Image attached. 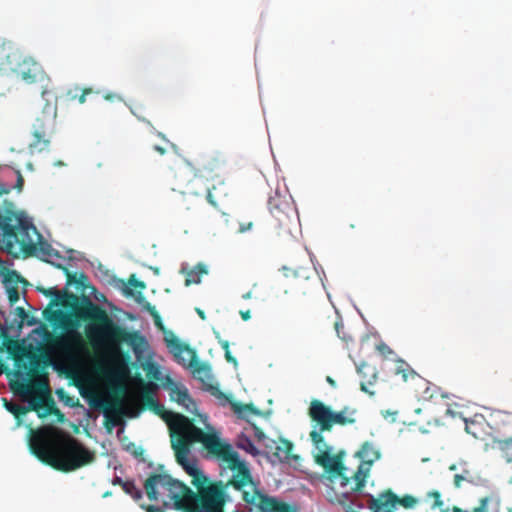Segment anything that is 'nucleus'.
<instances>
[{"mask_svg":"<svg viewBox=\"0 0 512 512\" xmlns=\"http://www.w3.org/2000/svg\"><path fill=\"white\" fill-rule=\"evenodd\" d=\"M219 167V163L217 161L211 160L207 164H203L201 168L198 169L199 172H204L206 170L210 172H214Z\"/></svg>","mask_w":512,"mask_h":512,"instance_id":"obj_42","label":"nucleus"},{"mask_svg":"<svg viewBox=\"0 0 512 512\" xmlns=\"http://www.w3.org/2000/svg\"><path fill=\"white\" fill-rule=\"evenodd\" d=\"M225 358L228 362H233L234 364H236V359L233 356V354H225Z\"/></svg>","mask_w":512,"mask_h":512,"instance_id":"obj_57","label":"nucleus"},{"mask_svg":"<svg viewBox=\"0 0 512 512\" xmlns=\"http://www.w3.org/2000/svg\"><path fill=\"white\" fill-rule=\"evenodd\" d=\"M191 357L186 364V359L184 354H173L175 361L183 366H186L192 373L193 377L199 381H201L205 385V390L210 392L211 395L216 397L218 400L222 401L223 404L225 402H230V398L224 392L220 390L218 385H213L206 383L207 379H210V366L202 362L198 359V354H190Z\"/></svg>","mask_w":512,"mask_h":512,"instance_id":"obj_14","label":"nucleus"},{"mask_svg":"<svg viewBox=\"0 0 512 512\" xmlns=\"http://www.w3.org/2000/svg\"><path fill=\"white\" fill-rule=\"evenodd\" d=\"M326 381H327V383H328L331 387L336 388V386H337L336 381H335L332 377L327 376V377H326Z\"/></svg>","mask_w":512,"mask_h":512,"instance_id":"obj_55","label":"nucleus"},{"mask_svg":"<svg viewBox=\"0 0 512 512\" xmlns=\"http://www.w3.org/2000/svg\"><path fill=\"white\" fill-rule=\"evenodd\" d=\"M242 298H243V299H246V300H247V299L252 298V292H251V291H249V292H247V293L243 294V295H242Z\"/></svg>","mask_w":512,"mask_h":512,"instance_id":"obj_60","label":"nucleus"},{"mask_svg":"<svg viewBox=\"0 0 512 512\" xmlns=\"http://www.w3.org/2000/svg\"><path fill=\"white\" fill-rule=\"evenodd\" d=\"M59 269L63 270L67 277V285L72 286L74 285L76 291L85 293L88 288H90V285L88 283V277L84 273H71L69 269L65 266H62L60 264L56 265Z\"/></svg>","mask_w":512,"mask_h":512,"instance_id":"obj_23","label":"nucleus"},{"mask_svg":"<svg viewBox=\"0 0 512 512\" xmlns=\"http://www.w3.org/2000/svg\"><path fill=\"white\" fill-rule=\"evenodd\" d=\"M455 469H456L455 465H450V471L455 470Z\"/></svg>","mask_w":512,"mask_h":512,"instance_id":"obj_63","label":"nucleus"},{"mask_svg":"<svg viewBox=\"0 0 512 512\" xmlns=\"http://www.w3.org/2000/svg\"><path fill=\"white\" fill-rule=\"evenodd\" d=\"M463 481H467V477L464 474H456V475H454L453 482H454V486L456 488H460L461 487V483Z\"/></svg>","mask_w":512,"mask_h":512,"instance_id":"obj_49","label":"nucleus"},{"mask_svg":"<svg viewBox=\"0 0 512 512\" xmlns=\"http://www.w3.org/2000/svg\"><path fill=\"white\" fill-rule=\"evenodd\" d=\"M11 66L12 67L8 68V70L15 72L26 83H43L50 80L38 62L34 61L32 58L22 57L19 52L17 60H14Z\"/></svg>","mask_w":512,"mask_h":512,"instance_id":"obj_16","label":"nucleus"},{"mask_svg":"<svg viewBox=\"0 0 512 512\" xmlns=\"http://www.w3.org/2000/svg\"><path fill=\"white\" fill-rule=\"evenodd\" d=\"M93 93V89L92 88H84L81 90V93L78 94L77 93V98L76 100L80 103V104H84L86 102V96L87 95H90Z\"/></svg>","mask_w":512,"mask_h":512,"instance_id":"obj_44","label":"nucleus"},{"mask_svg":"<svg viewBox=\"0 0 512 512\" xmlns=\"http://www.w3.org/2000/svg\"><path fill=\"white\" fill-rule=\"evenodd\" d=\"M157 386L152 382L140 380V388L137 401L128 404L129 410L135 411L137 416L145 409L160 416L169 426L171 446L175 453L176 461L183 469L196 463L189 459L190 446L194 443H201L204 449L211 454L224 455L222 450L229 443L223 441L218 433L210 425H206L207 431L194 425L188 417L167 411L165 407L154 398Z\"/></svg>","mask_w":512,"mask_h":512,"instance_id":"obj_4","label":"nucleus"},{"mask_svg":"<svg viewBox=\"0 0 512 512\" xmlns=\"http://www.w3.org/2000/svg\"><path fill=\"white\" fill-rule=\"evenodd\" d=\"M32 452L62 472L75 471L95 460V454L79 440L56 429L37 431L30 440Z\"/></svg>","mask_w":512,"mask_h":512,"instance_id":"obj_6","label":"nucleus"},{"mask_svg":"<svg viewBox=\"0 0 512 512\" xmlns=\"http://www.w3.org/2000/svg\"><path fill=\"white\" fill-rule=\"evenodd\" d=\"M22 398L29 402L28 408L25 406L19 405L17 403H14L12 401H8L6 398H2L3 406L5 407V409L7 411H9L10 413H12L14 415V417L18 420H20V418L22 416H24L29 410H33L31 408V404H30V401H31V399H33V396L22 397Z\"/></svg>","mask_w":512,"mask_h":512,"instance_id":"obj_29","label":"nucleus"},{"mask_svg":"<svg viewBox=\"0 0 512 512\" xmlns=\"http://www.w3.org/2000/svg\"><path fill=\"white\" fill-rule=\"evenodd\" d=\"M125 293H126V295H132L133 294L132 290H130V289L125 290Z\"/></svg>","mask_w":512,"mask_h":512,"instance_id":"obj_62","label":"nucleus"},{"mask_svg":"<svg viewBox=\"0 0 512 512\" xmlns=\"http://www.w3.org/2000/svg\"><path fill=\"white\" fill-rule=\"evenodd\" d=\"M145 355L148 356V359L142 364V368L145 371L146 377L149 380H156V381L161 380L160 366L156 362L151 360V356L153 354H135L137 360H139V361L142 358H144Z\"/></svg>","mask_w":512,"mask_h":512,"instance_id":"obj_27","label":"nucleus"},{"mask_svg":"<svg viewBox=\"0 0 512 512\" xmlns=\"http://www.w3.org/2000/svg\"><path fill=\"white\" fill-rule=\"evenodd\" d=\"M368 475V469H364L362 465L358 467V470L353 474L352 478L355 481L354 491H360L365 486L366 478Z\"/></svg>","mask_w":512,"mask_h":512,"instance_id":"obj_36","label":"nucleus"},{"mask_svg":"<svg viewBox=\"0 0 512 512\" xmlns=\"http://www.w3.org/2000/svg\"><path fill=\"white\" fill-rule=\"evenodd\" d=\"M416 502L417 500L411 495H405L399 498L391 490H388L382 493L378 499L372 500L371 508H373L375 512H393L397 504L405 508H412Z\"/></svg>","mask_w":512,"mask_h":512,"instance_id":"obj_17","label":"nucleus"},{"mask_svg":"<svg viewBox=\"0 0 512 512\" xmlns=\"http://www.w3.org/2000/svg\"><path fill=\"white\" fill-rule=\"evenodd\" d=\"M16 313H17V316L21 319V322L22 323H26L28 326H32L35 324V320L33 318H29V315L28 313L25 311L24 308L22 307H17L16 308Z\"/></svg>","mask_w":512,"mask_h":512,"instance_id":"obj_39","label":"nucleus"},{"mask_svg":"<svg viewBox=\"0 0 512 512\" xmlns=\"http://www.w3.org/2000/svg\"><path fill=\"white\" fill-rule=\"evenodd\" d=\"M268 208L272 216L270 227L277 234H291L299 222L296 207L291 199L278 191L268 200Z\"/></svg>","mask_w":512,"mask_h":512,"instance_id":"obj_9","label":"nucleus"},{"mask_svg":"<svg viewBox=\"0 0 512 512\" xmlns=\"http://www.w3.org/2000/svg\"><path fill=\"white\" fill-rule=\"evenodd\" d=\"M144 490L150 501L161 503L162 506L141 504L146 512H165L173 508L182 512H190L198 503V491L193 492L183 482L172 478L167 473H152L144 482Z\"/></svg>","mask_w":512,"mask_h":512,"instance_id":"obj_7","label":"nucleus"},{"mask_svg":"<svg viewBox=\"0 0 512 512\" xmlns=\"http://www.w3.org/2000/svg\"><path fill=\"white\" fill-rule=\"evenodd\" d=\"M129 285L133 288H139L140 290L145 288V284L142 281H139L135 278V276H131L128 281Z\"/></svg>","mask_w":512,"mask_h":512,"instance_id":"obj_46","label":"nucleus"},{"mask_svg":"<svg viewBox=\"0 0 512 512\" xmlns=\"http://www.w3.org/2000/svg\"><path fill=\"white\" fill-rule=\"evenodd\" d=\"M0 352H49L44 348L37 350H25L20 347L19 343L13 340L5 327L0 328Z\"/></svg>","mask_w":512,"mask_h":512,"instance_id":"obj_21","label":"nucleus"},{"mask_svg":"<svg viewBox=\"0 0 512 512\" xmlns=\"http://www.w3.org/2000/svg\"><path fill=\"white\" fill-rule=\"evenodd\" d=\"M493 447L498 449L508 463L512 462V437L505 439H494Z\"/></svg>","mask_w":512,"mask_h":512,"instance_id":"obj_31","label":"nucleus"},{"mask_svg":"<svg viewBox=\"0 0 512 512\" xmlns=\"http://www.w3.org/2000/svg\"><path fill=\"white\" fill-rule=\"evenodd\" d=\"M200 179H193L189 182L187 190L183 192V195H195V196H201L204 193H200L194 190V187L197 186L198 183H200Z\"/></svg>","mask_w":512,"mask_h":512,"instance_id":"obj_40","label":"nucleus"},{"mask_svg":"<svg viewBox=\"0 0 512 512\" xmlns=\"http://www.w3.org/2000/svg\"><path fill=\"white\" fill-rule=\"evenodd\" d=\"M137 302L141 304L144 310L149 312V314L153 317L155 326L162 331L163 340L166 344L169 352H196L194 349L190 347L189 344L181 341L173 331L168 330L163 322L159 312L156 310L155 306H153L150 302H148L139 292V296L136 298Z\"/></svg>","mask_w":512,"mask_h":512,"instance_id":"obj_15","label":"nucleus"},{"mask_svg":"<svg viewBox=\"0 0 512 512\" xmlns=\"http://www.w3.org/2000/svg\"><path fill=\"white\" fill-rule=\"evenodd\" d=\"M239 314H240L242 320H244V321H248V320L251 319V312H250V310H241L239 312Z\"/></svg>","mask_w":512,"mask_h":512,"instance_id":"obj_52","label":"nucleus"},{"mask_svg":"<svg viewBox=\"0 0 512 512\" xmlns=\"http://www.w3.org/2000/svg\"><path fill=\"white\" fill-rule=\"evenodd\" d=\"M357 456L363 461L371 464L378 458V452L374 449L371 443L365 442L357 452Z\"/></svg>","mask_w":512,"mask_h":512,"instance_id":"obj_33","label":"nucleus"},{"mask_svg":"<svg viewBox=\"0 0 512 512\" xmlns=\"http://www.w3.org/2000/svg\"><path fill=\"white\" fill-rule=\"evenodd\" d=\"M356 368L362 378L360 382L361 390L369 395H374L375 392L370 390L369 387L373 386L378 379V372L375 365L368 361H359L356 363Z\"/></svg>","mask_w":512,"mask_h":512,"instance_id":"obj_19","label":"nucleus"},{"mask_svg":"<svg viewBox=\"0 0 512 512\" xmlns=\"http://www.w3.org/2000/svg\"><path fill=\"white\" fill-rule=\"evenodd\" d=\"M248 450L250 451V453H252L254 455L258 453L257 449L255 448V446L251 442H249V449Z\"/></svg>","mask_w":512,"mask_h":512,"instance_id":"obj_58","label":"nucleus"},{"mask_svg":"<svg viewBox=\"0 0 512 512\" xmlns=\"http://www.w3.org/2000/svg\"><path fill=\"white\" fill-rule=\"evenodd\" d=\"M56 117V106L46 103L41 114L32 124V140L28 146L32 154L43 152L49 148L50 135L55 128Z\"/></svg>","mask_w":512,"mask_h":512,"instance_id":"obj_11","label":"nucleus"},{"mask_svg":"<svg viewBox=\"0 0 512 512\" xmlns=\"http://www.w3.org/2000/svg\"><path fill=\"white\" fill-rule=\"evenodd\" d=\"M10 192V188L0 183V195L8 194Z\"/></svg>","mask_w":512,"mask_h":512,"instance_id":"obj_54","label":"nucleus"},{"mask_svg":"<svg viewBox=\"0 0 512 512\" xmlns=\"http://www.w3.org/2000/svg\"><path fill=\"white\" fill-rule=\"evenodd\" d=\"M16 174H17V180H16V184H15L14 188L18 192H21L23 189V186H24V178L19 170L16 171Z\"/></svg>","mask_w":512,"mask_h":512,"instance_id":"obj_47","label":"nucleus"},{"mask_svg":"<svg viewBox=\"0 0 512 512\" xmlns=\"http://www.w3.org/2000/svg\"><path fill=\"white\" fill-rule=\"evenodd\" d=\"M43 293L52 298L43 311L44 319L65 333L56 340L58 350L43 345L23 349L44 348L51 352H147L149 349L140 331L118 324L89 297L56 288L43 290Z\"/></svg>","mask_w":512,"mask_h":512,"instance_id":"obj_1","label":"nucleus"},{"mask_svg":"<svg viewBox=\"0 0 512 512\" xmlns=\"http://www.w3.org/2000/svg\"><path fill=\"white\" fill-rule=\"evenodd\" d=\"M394 373L396 375H400L403 381L405 382L409 380H414L416 377H419L416 370L412 368L409 363H407L401 358H397L395 360Z\"/></svg>","mask_w":512,"mask_h":512,"instance_id":"obj_28","label":"nucleus"},{"mask_svg":"<svg viewBox=\"0 0 512 512\" xmlns=\"http://www.w3.org/2000/svg\"><path fill=\"white\" fill-rule=\"evenodd\" d=\"M18 51L10 44L0 39V70H8L11 68L12 62L17 60Z\"/></svg>","mask_w":512,"mask_h":512,"instance_id":"obj_25","label":"nucleus"},{"mask_svg":"<svg viewBox=\"0 0 512 512\" xmlns=\"http://www.w3.org/2000/svg\"><path fill=\"white\" fill-rule=\"evenodd\" d=\"M320 278L316 269L310 264L297 268L283 267L280 288L285 294L305 296L319 288Z\"/></svg>","mask_w":512,"mask_h":512,"instance_id":"obj_8","label":"nucleus"},{"mask_svg":"<svg viewBox=\"0 0 512 512\" xmlns=\"http://www.w3.org/2000/svg\"><path fill=\"white\" fill-rule=\"evenodd\" d=\"M79 88L69 89L66 93L68 100L74 101L77 98Z\"/></svg>","mask_w":512,"mask_h":512,"instance_id":"obj_51","label":"nucleus"},{"mask_svg":"<svg viewBox=\"0 0 512 512\" xmlns=\"http://www.w3.org/2000/svg\"><path fill=\"white\" fill-rule=\"evenodd\" d=\"M7 293L11 304H14L19 300V291L17 287H8Z\"/></svg>","mask_w":512,"mask_h":512,"instance_id":"obj_41","label":"nucleus"},{"mask_svg":"<svg viewBox=\"0 0 512 512\" xmlns=\"http://www.w3.org/2000/svg\"><path fill=\"white\" fill-rule=\"evenodd\" d=\"M361 350L369 352H392L377 333L366 334L362 338Z\"/></svg>","mask_w":512,"mask_h":512,"instance_id":"obj_24","label":"nucleus"},{"mask_svg":"<svg viewBox=\"0 0 512 512\" xmlns=\"http://www.w3.org/2000/svg\"><path fill=\"white\" fill-rule=\"evenodd\" d=\"M334 327L338 337L345 343V348L349 349V343H352L354 341L353 335L345 329V326L341 319L335 321Z\"/></svg>","mask_w":512,"mask_h":512,"instance_id":"obj_34","label":"nucleus"},{"mask_svg":"<svg viewBox=\"0 0 512 512\" xmlns=\"http://www.w3.org/2000/svg\"><path fill=\"white\" fill-rule=\"evenodd\" d=\"M84 356L131 359L130 354H6L5 360L0 358V376L6 375L15 395L33 396L31 408L40 418L54 412L63 416L50 396L47 368L52 367L59 376L78 381L85 373Z\"/></svg>","mask_w":512,"mask_h":512,"instance_id":"obj_2","label":"nucleus"},{"mask_svg":"<svg viewBox=\"0 0 512 512\" xmlns=\"http://www.w3.org/2000/svg\"><path fill=\"white\" fill-rule=\"evenodd\" d=\"M46 93H47V90H46V89H44V90L42 91V95L44 96Z\"/></svg>","mask_w":512,"mask_h":512,"instance_id":"obj_64","label":"nucleus"},{"mask_svg":"<svg viewBox=\"0 0 512 512\" xmlns=\"http://www.w3.org/2000/svg\"><path fill=\"white\" fill-rule=\"evenodd\" d=\"M221 347L222 349H224L226 352H229L228 349H229V342L228 341H222L221 342Z\"/></svg>","mask_w":512,"mask_h":512,"instance_id":"obj_59","label":"nucleus"},{"mask_svg":"<svg viewBox=\"0 0 512 512\" xmlns=\"http://www.w3.org/2000/svg\"><path fill=\"white\" fill-rule=\"evenodd\" d=\"M123 482H124V481H123L121 478L116 477V478H115V481L113 482V484H119V485H121V486H122V483H123Z\"/></svg>","mask_w":512,"mask_h":512,"instance_id":"obj_61","label":"nucleus"},{"mask_svg":"<svg viewBox=\"0 0 512 512\" xmlns=\"http://www.w3.org/2000/svg\"><path fill=\"white\" fill-rule=\"evenodd\" d=\"M501 499L495 494L491 493L479 500V505L472 511L463 510L457 506L452 508V512H500Z\"/></svg>","mask_w":512,"mask_h":512,"instance_id":"obj_20","label":"nucleus"},{"mask_svg":"<svg viewBox=\"0 0 512 512\" xmlns=\"http://www.w3.org/2000/svg\"><path fill=\"white\" fill-rule=\"evenodd\" d=\"M222 450L224 455L211 456L225 463L234 472L227 482L216 481L205 485L208 478L196 463L185 467L186 473L192 477V484L198 489V503L190 512H224L225 503L229 501V487L241 492L247 512H298L295 506L271 497L258 488L246 462L240 460L231 444Z\"/></svg>","mask_w":512,"mask_h":512,"instance_id":"obj_3","label":"nucleus"},{"mask_svg":"<svg viewBox=\"0 0 512 512\" xmlns=\"http://www.w3.org/2000/svg\"><path fill=\"white\" fill-rule=\"evenodd\" d=\"M0 231L2 242L9 254H23L25 257L38 253L39 257L51 262L52 258H61L60 253L46 241L32 221L22 211H17L12 202L0 207Z\"/></svg>","mask_w":512,"mask_h":512,"instance_id":"obj_5","label":"nucleus"},{"mask_svg":"<svg viewBox=\"0 0 512 512\" xmlns=\"http://www.w3.org/2000/svg\"><path fill=\"white\" fill-rule=\"evenodd\" d=\"M292 450V442L281 438L278 444L275 446V452L273 454L279 461H288L291 458Z\"/></svg>","mask_w":512,"mask_h":512,"instance_id":"obj_30","label":"nucleus"},{"mask_svg":"<svg viewBox=\"0 0 512 512\" xmlns=\"http://www.w3.org/2000/svg\"><path fill=\"white\" fill-rule=\"evenodd\" d=\"M127 450L136 458L142 457L144 453L143 448L136 446L135 444L127 446Z\"/></svg>","mask_w":512,"mask_h":512,"instance_id":"obj_43","label":"nucleus"},{"mask_svg":"<svg viewBox=\"0 0 512 512\" xmlns=\"http://www.w3.org/2000/svg\"><path fill=\"white\" fill-rule=\"evenodd\" d=\"M254 436L258 441H263L266 438L263 430L257 425H253Z\"/></svg>","mask_w":512,"mask_h":512,"instance_id":"obj_48","label":"nucleus"},{"mask_svg":"<svg viewBox=\"0 0 512 512\" xmlns=\"http://www.w3.org/2000/svg\"><path fill=\"white\" fill-rule=\"evenodd\" d=\"M180 273L185 276V286L199 284L201 278L208 274V268L204 263H198L194 267H181Z\"/></svg>","mask_w":512,"mask_h":512,"instance_id":"obj_22","label":"nucleus"},{"mask_svg":"<svg viewBox=\"0 0 512 512\" xmlns=\"http://www.w3.org/2000/svg\"><path fill=\"white\" fill-rule=\"evenodd\" d=\"M334 327L338 337L345 343V348L349 349V343H352L354 341L353 335L345 329V326L341 319L335 321Z\"/></svg>","mask_w":512,"mask_h":512,"instance_id":"obj_35","label":"nucleus"},{"mask_svg":"<svg viewBox=\"0 0 512 512\" xmlns=\"http://www.w3.org/2000/svg\"><path fill=\"white\" fill-rule=\"evenodd\" d=\"M355 408L345 406L340 411H333L322 401L314 399L310 402L308 415L310 419L321 427L322 431H330L334 425H352L356 422Z\"/></svg>","mask_w":512,"mask_h":512,"instance_id":"obj_10","label":"nucleus"},{"mask_svg":"<svg viewBox=\"0 0 512 512\" xmlns=\"http://www.w3.org/2000/svg\"><path fill=\"white\" fill-rule=\"evenodd\" d=\"M450 418L453 421H462L468 434H471L476 439L481 438L484 432V419L482 416H480V419H477V417L471 419L465 411H457L450 404Z\"/></svg>","mask_w":512,"mask_h":512,"instance_id":"obj_18","label":"nucleus"},{"mask_svg":"<svg viewBox=\"0 0 512 512\" xmlns=\"http://www.w3.org/2000/svg\"><path fill=\"white\" fill-rule=\"evenodd\" d=\"M153 149H154L156 152H158L160 155H164V154L166 153V149H165V148H163V147H161V146H159V145H155V146L153 147Z\"/></svg>","mask_w":512,"mask_h":512,"instance_id":"obj_53","label":"nucleus"},{"mask_svg":"<svg viewBox=\"0 0 512 512\" xmlns=\"http://www.w3.org/2000/svg\"><path fill=\"white\" fill-rule=\"evenodd\" d=\"M89 404L92 408L103 411L105 426L109 430L119 425L123 416L137 417V413L129 410L128 406L124 404V400L118 396H93L90 398Z\"/></svg>","mask_w":512,"mask_h":512,"instance_id":"obj_12","label":"nucleus"},{"mask_svg":"<svg viewBox=\"0 0 512 512\" xmlns=\"http://www.w3.org/2000/svg\"><path fill=\"white\" fill-rule=\"evenodd\" d=\"M252 227H253V222H251V221L240 222L239 223V232H241V233L247 232V231L251 230Z\"/></svg>","mask_w":512,"mask_h":512,"instance_id":"obj_50","label":"nucleus"},{"mask_svg":"<svg viewBox=\"0 0 512 512\" xmlns=\"http://www.w3.org/2000/svg\"><path fill=\"white\" fill-rule=\"evenodd\" d=\"M170 398L178 404L186 407V409H189L190 405H194V401L190 397L187 388L184 386L173 384L170 388Z\"/></svg>","mask_w":512,"mask_h":512,"instance_id":"obj_26","label":"nucleus"},{"mask_svg":"<svg viewBox=\"0 0 512 512\" xmlns=\"http://www.w3.org/2000/svg\"><path fill=\"white\" fill-rule=\"evenodd\" d=\"M428 497L433 499V502L430 505L432 509L438 508L442 512H445V510L443 509L444 503L441 500V495L438 491L429 492Z\"/></svg>","mask_w":512,"mask_h":512,"instance_id":"obj_38","label":"nucleus"},{"mask_svg":"<svg viewBox=\"0 0 512 512\" xmlns=\"http://www.w3.org/2000/svg\"><path fill=\"white\" fill-rule=\"evenodd\" d=\"M318 428V430L313 429L309 434L310 440L318 451L315 455V461L332 474L341 477L342 485H346L349 481V477L346 474L348 469L337 457L331 455V448L325 442L324 436L322 435L324 431L321 430V427Z\"/></svg>","mask_w":512,"mask_h":512,"instance_id":"obj_13","label":"nucleus"},{"mask_svg":"<svg viewBox=\"0 0 512 512\" xmlns=\"http://www.w3.org/2000/svg\"><path fill=\"white\" fill-rule=\"evenodd\" d=\"M122 489L125 493L129 494L135 501H140L143 498L141 489L136 487L133 481H125L122 483Z\"/></svg>","mask_w":512,"mask_h":512,"instance_id":"obj_37","label":"nucleus"},{"mask_svg":"<svg viewBox=\"0 0 512 512\" xmlns=\"http://www.w3.org/2000/svg\"><path fill=\"white\" fill-rule=\"evenodd\" d=\"M204 192L206 193V199L207 201L214 207L218 208V203L214 199L213 191H211L209 188L205 187Z\"/></svg>","mask_w":512,"mask_h":512,"instance_id":"obj_45","label":"nucleus"},{"mask_svg":"<svg viewBox=\"0 0 512 512\" xmlns=\"http://www.w3.org/2000/svg\"><path fill=\"white\" fill-rule=\"evenodd\" d=\"M195 311L202 320L206 319L205 312L202 309L196 308Z\"/></svg>","mask_w":512,"mask_h":512,"instance_id":"obj_56","label":"nucleus"},{"mask_svg":"<svg viewBox=\"0 0 512 512\" xmlns=\"http://www.w3.org/2000/svg\"><path fill=\"white\" fill-rule=\"evenodd\" d=\"M232 410L240 417L245 419L246 413L253 415H260L261 412L253 404H242L238 402H231Z\"/></svg>","mask_w":512,"mask_h":512,"instance_id":"obj_32","label":"nucleus"}]
</instances>
